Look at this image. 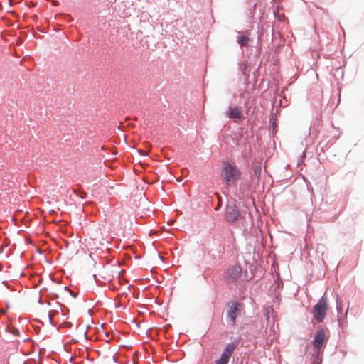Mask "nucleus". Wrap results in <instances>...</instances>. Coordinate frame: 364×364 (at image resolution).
Instances as JSON below:
<instances>
[{
  "label": "nucleus",
  "instance_id": "obj_11",
  "mask_svg": "<svg viewBox=\"0 0 364 364\" xmlns=\"http://www.w3.org/2000/svg\"><path fill=\"white\" fill-rule=\"evenodd\" d=\"M38 302L40 304H41V305H42V304H43V300H42L41 297H39V298L38 299Z\"/></svg>",
  "mask_w": 364,
  "mask_h": 364
},
{
  "label": "nucleus",
  "instance_id": "obj_12",
  "mask_svg": "<svg viewBox=\"0 0 364 364\" xmlns=\"http://www.w3.org/2000/svg\"><path fill=\"white\" fill-rule=\"evenodd\" d=\"M42 282H43V278L42 277L38 278V284H41Z\"/></svg>",
  "mask_w": 364,
  "mask_h": 364
},
{
  "label": "nucleus",
  "instance_id": "obj_9",
  "mask_svg": "<svg viewBox=\"0 0 364 364\" xmlns=\"http://www.w3.org/2000/svg\"><path fill=\"white\" fill-rule=\"evenodd\" d=\"M249 41V38L245 36H240L237 39V42L241 46H247Z\"/></svg>",
  "mask_w": 364,
  "mask_h": 364
},
{
  "label": "nucleus",
  "instance_id": "obj_3",
  "mask_svg": "<svg viewBox=\"0 0 364 364\" xmlns=\"http://www.w3.org/2000/svg\"><path fill=\"white\" fill-rule=\"evenodd\" d=\"M242 310V304L239 302H232L228 304L227 314L232 323H235L236 318L240 314Z\"/></svg>",
  "mask_w": 364,
  "mask_h": 364
},
{
  "label": "nucleus",
  "instance_id": "obj_4",
  "mask_svg": "<svg viewBox=\"0 0 364 364\" xmlns=\"http://www.w3.org/2000/svg\"><path fill=\"white\" fill-rule=\"evenodd\" d=\"M242 274V268L239 265L230 267L225 272V279L228 282L237 281Z\"/></svg>",
  "mask_w": 364,
  "mask_h": 364
},
{
  "label": "nucleus",
  "instance_id": "obj_2",
  "mask_svg": "<svg viewBox=\"0 0 364 364\" xmlns=\"http://www.w3.org/2000/svg\"><path fill=\"white\" fill-rule=\"evenodd\" d=\"M328 309V304L327 299L323 296L313 309L314 318L318 323H321L323 321Z\"/></svg>",
  "mask_w": 364,
  "mask_h": 364
},
{
  "label": "nucleus",
  "instance_id": "obj_15",
  "mask_svg": "<svg viewBox=\"0 0 364 364\" xmlns=\"http://www.w3.org/2000/svg\"><path fill=\"white\" fill-rule=\"evenodd\" d=\"M49 277H50V280H51L52 282H54V280H53V279L51 277V276H50V275H49Z\"/></svg>",
  "mask_w": 364,
  "mask_h": 364
},
{
  "label": "nucleus",
  "instance_id": "obj_13",
  "mask_svg": "<svg viewBox=\"0 0 364 364\" xmlns=\"http://www.w3.org/2000/svg\"><path fill=\"white\" fill-rule=\"evenodd\" d=\"M49 213L50 214H53L54 213H55V211L53 209H51V210H49Z\"/></svg>",
  "mask_w": 364,
  "mask_h": 364
},
{
  "label": "nucleus",
  "instance_id": "obj_5",
  "mask_svg": "<svg viewBox=\"0 0 364 364\" xmlns=\"http://www.w3.org/2000/svg\"><path fill=\"white\" fill-rule=\"evenodd\" d=\"M235 349V345L233 343H228L223 354L221 355L220 358L216 362V364H228L230 360V356L233 353Z\"/></svg>",
  "mask_w": 364,
  "mask_h": 364
},
{
  "label": "nucleus",
  "instance_id": "obj_8",
  "mask_svg": "<svg viewBox=\"0 0 364 364\" xmlns=\"http://www.w3.org/2000/svg\"><path fill=\"white\" fill-rule=\"evenodd\" d=\"M227 116L233 119H240L243 118V113L242 110L237 107H229V110L226 113Z\"/></svg>",
  "mask_w": 364,
  "mask_h": 364
},
{
  "label": "nucleus",
  "instance_id": "obj_6",
  "mask_svg": "<svg viewBox=\"0 0 364 364\" xmlns=\"http://www.w3.org/2000/svg\"><path fill=\"white\" fill-rule=\"evenodd\" d=\"M239 212L235 205H228L227 207L225 219L228 223H233L237 220Z\"/></svg>",
  "mask_w": 364,
  "mask_h": 364
},
{
  "label": "nucleus",
  "instance_id": "obj_14",
  "mask_svg": "<svg viewBox=\"0 0 364 364\" xmlns=\"http://www.w3.org/2000/svg\"><path fill=\"white\" fill-rule=\"evenodd\" d=\"M49 320H50V322L52 323L51 316L50 314H49Z\"/></svg>",
  "mask_w": 364,
  "mask_h": 364
},
{
  "label": "nucleus",
  "instance_id": "obj_1",
  "mask_svg": "<svg viewBox=\"0 0 364 364\" xmlns=\"http://www.w3.org/2000/svg\"><path fill=\"white\" fill-rule=\"evenodd\" d=\"M241 174L240 168L235 164L228 161L223 163L221 177L226 186H235L240 179Z\"/></svg>",
  "mask_w": 364,
  "mask_h": 364
},
{
  "label": "nucleus",
  "instance_id": "obj_7",
  "mask_svg": "<svg viewBox=\"0 0 364 364\" xmlns=\"http://www.w3.org/2000/svg\"><path fill=\"white\" fill-rule=\"evenodd\" d=\"M326 338V333L323 330L318 331L314 336L313 344L319 353Z\"/></svg>",
  "mask_w": 364,
  "mask_h": 364
},
{
  "label": "nucleus",
  "instance_id": "obj_10",
  "mask_svg": "<svg viewBox=\"0 0 364 364\" xmlns=\"http://www.w3.org/2000/svg\"><path fill=\"white\" fill-rule=\"evenodd\" d=\"M253 171H254V176H256L257 179H259L260 177V175H261V172H262L261 165L260 164L257 165L254 168Z\"/></svg>",
  "mask_w": 364,
  "mask_h": 364
}]
</instances>
